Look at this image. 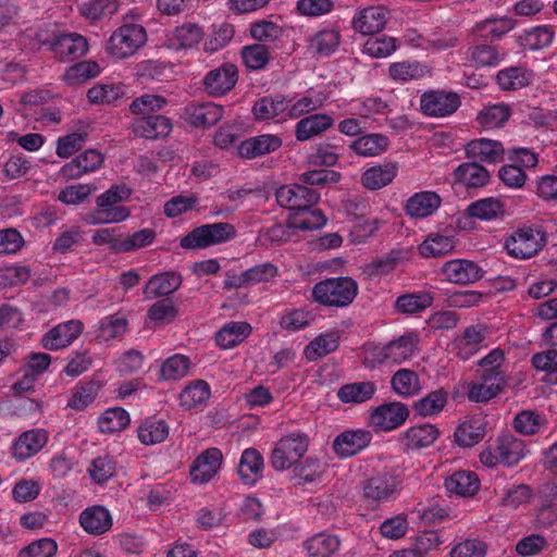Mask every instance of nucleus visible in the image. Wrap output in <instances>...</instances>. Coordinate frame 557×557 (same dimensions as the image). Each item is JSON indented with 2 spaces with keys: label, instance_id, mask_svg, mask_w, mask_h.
<instances>
[{
  "label": "nucleus",
  "instance_id": "1a4fd4ad",
  "mask_svg": "<svg viewBox=\"0 0 557 557\" xmlns=\"http://www.w3.org/2000/svg\"><path fill=\"white\" fill-rule=\"evenodd\" d=\"M461 106L460 96L453 90L431 89L420 97V110L430 117H447Z\"/></svg>",
  "mask_w": 557,
  "mask_h": 557
},
{
  "label": "nucleus",
  "instance_id": "69168bd1",
  "mask_svg": "<svg viewBox=\"0 0 557 557\" xmlns=\"http://www.w3.org/2000/svg\"><path fill=\"white\" fill-rule=\"evenodd\" d=\"M250 36L258 42L274 44L282 39L284 30L278 24L268 21L259 20L250 24Z\"/></svg>",
  "mask_w": 557,
  "mask_h": 557
},
{
  "label": "nucleus",
  "instance_id": "20e7f679",
  "mask_svg": "<svg viewBox=\"0 0 557 557\" xmlns=\"http://www.w3.org/2000/svg\"><path fill=\"white\" fill-rule=\"evenodd\" d=\"M547 244V233L540 225H522L513 230L505 239L507 253L518 260L536 256Z\"/></svg>",
  "mask_w": 557,
  "mask_h": 557
},
{
  "label": "nucleus",
  "instance_id": "864d4df0",
  "mask_svg": "<svg viewBox=\"0 0 557 557\" xmlns=\"http://www.w3.org/2000/svg\"><path fill=\"white\" fill-rule=\"evenodd\" d=\"M326 223V218L320 209L314 207L298 210L289 213L288 215V227L301 230V231H313L321 228Z\"/></svg>",
  "mask_w": 557,
  "mask_h": 557
},
{
  "label": "nucleus",
  "instance_id": "423d86ee",
  "mask_svg": "<svg viewBox=\"0 0 557 557\" xmlns=\"http://www.w3.org/2000/svg\"><path fill=\"white\" fill-rule=\"evenodd\" d=\"M403 488V475L397 469H386L363 482V498L372 509L396 499Z\"/></svg>",
  "mask_w": 557,
  "mask_h": 557
},
{
  "label": "nucleus",
  "instance_id": "a18cd8bd",
  "mask_svg": "<svg viewBox=\"0 0 557 557\" xmlns=\"http://www.w3.org/2000/svg\"><path fill=\"white\" fill-rule=\"evenodd\" d=\"M445 487L449 493L459 496H472L480 487V480L475 472L460 470L445 480Z\"/></svg>",
  "mask_w": 557,
  "mask_h": 557
},
{
  "label": "nucleus",
  "instance_id": "4468645a",
  "mask_svg": "<svg viewBox=\"0 0 557 557\" xmlns=\"http://www.w3.org/2000/svg\"><path fill=\"white\" fill-rule=\"evenodd\" d=\"M83 330L84 324L79 320H69L57 324L45 333L40 344L47 350H59L70 346Z\"/></svg>",
  "mask_w": 557,
  "mask_h": 557
},
{
  "label": "nucleus",
  "instance_id": "e433bc0d",
  "mask_svg": "<svg viewBox=\"0 0 557 557\" xmlns=\"http://www.w3.org/2000/svg\"><path fill=\"white\" fill-rule=\"evenodd\" d=\"M419 345V335L414 331H408L396 339L386 344L387 355L391 363L400 364L409 360L417 350Z\"/></svg>",
  "mask_w": 557,
  "mask_h": 557
},
{
  "label": "nucleus",
  "instance_id": "473e14b6",
  "mask_svg": "<svg viewBox=\"0 0 557 557\" xmlns=\"http://www.w3.org/2000/svg\"><path fill=\"white\" fill-rule=\"evenodd\" d=\"M399 165L395 161L384 162L367 169L361 176L362 186L370 190H379L393 182Z\"/></svg>",
  "mask_w": 557,
  "mask_h": 557
},
{
  "label": "nucleus",
  "instance_id": "603ef678",
  "mask_svg": "<svg viewBox=\"0 0 557 557\" xmlns=\"http://www.w3.org/2000/svg\"><path fill=\"white\" fill-rule=\"evenodd\" d=\"M190 366L189 357L182 354L172 355L161 363L158 381H178L188 374Z\"/></svg>",
  "mask_w": 557,
  "mask_h": 557
},
{
  "label": "nucleus",
  "instance_id": "0e129e2a",
  "mask_svg": "<svg viewBox=\"0 0 557 557\" xmlns=\"http://www.w3.org/2000/svg\"><path fill=\"white\" fill-rule=\"evenodd\" d=\"M404 261V252L399 249H393L372 260L367 265V270L371 276H383L392 273Z\"/></svg>",
  "mask_w": 557,
  "mask_h": 557
},
{
  "label": "nucleus",
  "instance_id": "4c0bfd02",
  "mask_svg": "<svg viewBox=\"0 0 557 557\" xmlns=\"http://www.w3.org/2000/svg\"><path fill=\"white\" fill-rule=\"evenodd\" d=\"M389 139L386 135L371 133L359 136L349 144V149L359 157L370 158L386 151Z\"/></svg>",
  "mask_w": 557,
  "mask_h": 557
},
{
  "label": "nucleus",
  "instance_id": "f03ea898",
  "mask_svg": "<svg viewBox=\"0 0 557 557\" xmlns=\"http://www.w3.org/2000/svg\"><path fill=\"white\" fill-rule=\"evenodd\" d=\"M139 20L140 14L135 11H129L122 17L121 25L106 42L108 54L117 60L127 59L146 44L147 32Z\"/></svg>",
  "mask_w": 557,
  "mask_h": 557
},
{
  "label": "nucleus",
  "instance_id": "cd10ccee",
  "mask_svg": "<svg viewBox=\"0 0 557 557\" xmlns=\"http://www.w3.org/2000/svg\"><path fill=\"white\" fill-rule=\"evenodd\" d=\"M442 203L440 195L432 190L414 193L405 205V212L414 219H425L432 215Z\"/></svg>",
  "mask_w": 557,
  "mask_h": 557
},
{
  "label": "nucleus",
  "instance_id": "79ce46f5",
  "mask_svg": "<svg viewBox=\"0 0 557 557\" xmlns=\"http://www.w3.org/2000/svg\"><path fill=\"white\" fill-rule=\"evenodd\" d=\"M391 387L395 394L403 398L414 397L421 391L419 375L411 369L401 368L393 374Z\"/></svg>",
  "mask_w": 557,
  "mask_h": 557
},
{
  "label": "nucleus",
  "instance_id": "a211bd4d",
  "mask_svg": "<svg viewBox=\"0 0 557 557\" xmlns=\"http://www.w3.org/2000/svg\"><path fill=\"white\" fill-rule=\"evenodd\" d=\"M172 129V121L162 114L138 116L132 122V133L136 137L148 140L164 138Z\"/></svg>",
  "mask_w": 557,
  "mask_h": 557
},
{
  "label": "nucleus",
  "instance_id": "f257e3e1",
  "mask_svg": "<svg viewBox=\"0 0 557 557\" xmlns=\"http://www.w3.org/2000/svg\"><path fill=\"white\" fill-rule=\"evenodd\" d=\"M133 189L125 183L113 184L96 198V208L85 215L89 225L120 223L131 216L129 208L121 206L129 199Z\"/></svg>",
  "mask_w": 557,
  "mask_h": 557
},
{
  "label": "nucleus",
  "instance_id": "393cba45",
  "mask_svg": "<svg viewBox=\"0 0 557 557\" xmlns=\"http://www.w3.org/2000/svg\"><path fill=\"white\" fill-rule=\"evenodd\" d=\"M223 108L213 102H189L184 108V119L195 127H210L223 116Z\"/></svg>",
  "mask_w": 557,
  "mask_h": 557
},
{
  "label": "nucleus",
  "instance_id": "4be33fe9",
  "mask_svg": "<svg viewBox=\"0 0 557 557\" xmlns=\"http://www.w3.org/2000/svg\"><path fill=\"white\" fill-rule=\"evenodd\" d=\"M342 41L341 29L337 25H327L308 38V50L319 58L334 54Z\"/></svg>",
  "mask_w": 557,
  "mask_h": 557
},
{
  "label": "nucleus",
  "instance_id": "39448f33",
  "mask_svg": "<svg viewBox=\"0 0 557 557\" xmlns=\"http://www.w3.org/2000/svg\"><path fill=\"white\" fill-rule=\"evenodd\" d=\"M357 294L358 284L349 276L325 278L312 288L313 300L326 307L345 308L354 301Z\"/></svg>",
  "mask_w": 557,
  "mask_h": 557
},
{
  "label": "nucleus",
  "instance_id": "58836bf2",
  "mask_svg": "<svg viewBox=\"0 0 557 557\" xmlns=\"http://www.w3.org/2000/svg\"><path fill=\"white\" fill-rule=\"evenodd\" d=\"M440 436V430L430 423L413 425L406 430L404 440L407 450H419L434 444Z\"/></svg>",
  "mask_w": 557,
  "mask_h": 557
},
{
  "label": "nucleus",
  "instance_id": "7ed1b4c3",
  "mask_svg": "<svg viewBox=\"0 0 557 557\" xmlns=\"http://www.w3.org/2000/svg\"><path fill=\"white\" fill-rule=\"evenodd\" d=\"M527 454L525 442L507 432L496 438H490L479 457L480 461L488 468L497 466L511 468L523 460Z\"/></svg>",
  "mask_w": 557,
  "mask_h": 557
},
{
  "label": "nucleus",
  "instance_id": "774afa93",
  "mask_svg": "<svg viewBox=\"0 0 557 557\" xmlns=\"http://www.w3.org/2000/svg\"><path fill=\"white\" fill-rule=\"evenodd\" d=\"M469 54L470 61L478 67L497 66L503 60V54L496 47L485 42L470 47Z\"/></svg>",
  "mask_w": 557,
  "mask_h": 557
},
{
  "label": "nucleus",
  "instance_id": "bf43d9fd",
  "mask_svg": "<svg viewBox=\"0 0 557 557\" xmlns=\"http://www.w3.org/2000/svg\"><path fill=\"white\" fill-rule=\"evenodd\" d=\"M429 73L426 64L419 61H401L392 63L388 67L389 77L394 81H417Z\"/></svg>",
  "mask_w": 557,
  "mask_h": 557
},
{
  "label": "nucleus",
  "instance_id": "5fc2aeb1",
  "mask_svg": "<svg viewBox=\"0 0 557 557\" xmlns=\"http://www.w3.org/2000/svg\"><path fill=\"white\" fill-rule=\"evenodd\" d=\"M339 333L329 332L320 334L305 348V356L309 361H315L333 351L339 346Z\"/></svg>",
  "mask_w": 557,
  "mask_h": 557
},
{
  "label": "nucleus",
  "instance_id": "338daca9",
  "mask_svg": "<svg viewBox=\"0 0 557 557\" xmlns=\"http://www.w3.org/2000/svg\"><path fill=\"white\" fill-rule=\"evenodd\" d=\"M320 475V462L314 458H306L292 467L290 481L294 486L312 483Z\"/></svg>",
  "mask_w": 557,
  "mask_h": 557
},
{
  "label": "nucleus",
  "instance_id": "9b49d317",
  "mask_svg": "<svg viewBox=\"0 0 557 557\" xmlns=\"http://www.w3.org/2000/svg\"><path fill=\"white\" fill-rule=\"evenodd\" d=\"M373 438L364 429H347L337 434L332 442L333 453L341 459L354 457L364 450Z\"/></svg>",
  "mask_w": 557,
  "mask_h": 557
},
{
  "label": "nucleus",
  "instance_id": "2f4dec72",
  "mask_svg": "<svg viewBox=\"0 0 557 557\" xmlns=\"http://www.w3.org/2000/svg\"><path fill=\"white\" fill-rule=\"evenodd\" d=\"M436 294L430 289H420L399 295L395 300V309L403 314H417L430 308Z\"/></svg>",
  "mask_w": 557,
  "mask_h": 557
},
{
  "label": "nucleus",
  "instance_id": "4d7b16f0",
  "mask_svg": "<svg viewBox=\"0 0 557 557\" xmlns=\"http://www.w3.org/2000/svg\"><path fill=\"white\" fill-rule=\"evenodd\" d=\"M210 395V385L203 380H195L181 392L180 404L186 409L196 408L206 404Z\"/></svg>",
  "mask_w": 557,
  "mask_h": 557
},
{
  "label": "nucleus",
  "instance_id": "6e6d98bb",
  "mask_svg": "<svg viewBox=\"0 0 557 557\" xmlns=\"http://www.w3.org/2000/svg\"><path fill=\"white\" fill-rule=\"evenodd\" d=\"M99 389V383L94 380L79 381L73 388L72 396L67 401V407L75 411L85 410L95 401Z\"/></svg>",
  "mask_w": 557,
  "mask_h": 557
},
{
  "label": "nucleus",
  "instance_id": "f704fd0d",
  "mask_svg": "<svg viewBox=\"0 0 557 557\" xmlns=\"http://www.w3.org/2000/svg\"><path fill=\"white\" fill-rule=\"evenodd\" d=\"M286 98L283 95H268L257 99L252 106V114L258 121H267L281 116L286 119Z\"/></svg>",
  "mask_w": 557,
  "mask_h": 557
},
{
  "label": "nucleus",
  "instance_id": "7c9ffc66",
  "mask_svg": "<svg viewBox=\"0 0 557 557\" xmlns=\"http://www.w3.org/2000/svg\"><path fill=\"white\" fill-rule=\"evenodd\" d=\"M486 434V420L481 414L466 419L455 431V442L461 447H472Z\"/></svg>",
  "mask_w": 557,
  "mask_h": 557
},
{
  "label": "nucleus",
  "instance_id": "f8f14e48",
  "mask_svg": "<svg viewBox=\"0 0 557 557\" xmlns=\"http://www.w3.org/2000/svg\"><path fill=\"white\" fill-rule=\"evenodd\" d=\"M409 417L407 405L393 401L377 406L370 414L371 425L381 431H393L401 426Z\"/></svg>",
  "mask_w": 557,
  "mask_h": 557
},
{
  "label": "nucleus",
  "instance_id": "c756f323",
  "mask_svg": "<svg viewBox=\"0 0 557 557\" xmlns=\"http://www.w3.org/2000/svg\"><path fill=\"white\" fill-rule=\"evenodd\" d=\"M102 163L103 157L101 152L95 149H88L78 154L71 162L64 164L61 169V173L65 178L75 180L88 172L96 171Z\"/></svg>",
  "mask_w": 557,
  "mask_h": 557
},
{
  "label": "nucleus",
  "instance_id": "3c124183",
  "mask_svg": "<svg viewBox=\"0 0 557 557\" xmlns=\"http://www.w3.org/2000/svg\"><path fill=\"white\" fill-rule=\"evenodd\" d=\"M513 26V21L508 17L486 18L475 24L473 36L478 39H500L505 34L510 32Z\"/></svg>",
  "mask_w": 557,
  "mask_h": 557
},
{
  "label": "nucleus",
  "instance_id": "c85d7f7f",
  "mask_svg": "<svg viewBox=\"0 0 557 557\" xmlns=\"http://www.w3.org/2000/svg\"><path fill=\"white\" fill-rule=\"evenodd\" d=\"M205 33L201 26L195 23H184L176 26L166 37V44L173 50H187L197 47L203 39Z\"/></svg>",
  "mask_w": 557,
  "mask_h": 557
},
{
  "label": "nucleus",
  "instance_id": "a19ab883",
  "mask_svg": "<svg viewBox=\"0 0 557 557\" xmlns=\"http://www.w3.org/2000/svg\"><path fill=\"white\" fill-rule=\"evenodd\" d=\"M376 391L372 381L347 383L338 388L337 398L344 404H361L370 400Z\"/></svg>",
  "mask_w": 557,
  "mask_h": 557
},
{
  "label": "nucleus",
  "instance_id": "c9c22d12",
  "mask_svg": "<svg viewBox=\"0 0 557 557\" xmlns=\"http://www.w3.org/2000/svg\"><path fill=\"white\" fill-rule=\"evenodd\" d=\"M496 79L502 90H518L533 82L534 73L522 65L508 66L498 71Z\"/></svg>",
  "mask_w": 557,
  "mask_h": 557
},
{
  "label": "nucleus",
  "instance_id": "0eeeda50",
  "mask_svg": "<svg viewBox=\"0 0 557 557\" xmlns=\"http://www.w3.org/2000/svg\"><path fill=\"white\" fill-rule=\"evenodd\" d=\"M237 235L233 224L227 222H215L202 224L195 227L180 240L183 249H205L211 246L227 243Z\"/></svg>",
  "mask_w": 557,
  "mask_h": 557
},
{
  "label": "nucleus",
  "instance_id": "aec40b11",
  "mask_svg": "<svg viewBox=\"0 0 557 557\" xmlns=\"http://www.w3.org/2000/svg\"><path fill=\"white\" fill-rule=\"evenodd\" d=\"M335 124L333 115L325 112H315L298 120L294 127L297 141H308L332 128Z\"/></svg>",
  "mask_w": 557,
  "mask_h": 557
},
{
  "label": "nucleus",
  "instance_id": "ea45409f",
  "mask_svg": "<svg viewBox=\"0 0 557 557\" xmlns=\"http://www.w3.org/2000/svg\"><path fill=\"white\" fill-rule=\"evenodd\" d=\"M466 213L472 219L492 221L504 216L505 203L498 198L486 197L469 203Z\"/></svg>",
  "mask_w": 557,
  "mask_h": 557
},
{
  "label": "nucleus",
  "instance_id": "09e8293b",
  "mask_svg": "<svg viewBox=\"0 0 557 557\" xmlns=\"http://www.w3.org/2000/svg\"><path fill=\"white\" fill-rule=\"evenodd\" d=\"M455 248V240L451 236L440 233H430L419 245L418 250L423 258H440Z\"/></svg>",
  "mask_w": 557,
  "mask_h": 557
},
{
  "label": "nucleus",
  "instance_id": "49530a36",
  "mask_svg": "<svg viewBox=\"0 0 557 557\" xmlns=\"http://www.w3.org/2000/svg\"><path fill=\"white\" fill-rule=\"evenodd\" d=\"M448 400V392L440 387L430 392L413 404V411L420 417H437L445 408Z\"/></svg>",
  "mask_w": 557,
  "mask_h": 557
},
{
  "label": "nucleus",
  "instance_id": "9d476101",
  "mask_svg": "<svg viewBox=\"0 0 557 557\" xmlns=\"http://www.w3.org/2000/svg\"><path fill=\"white\" fill-rule=\"evenodd\" d=\"M275 198L278 206L293 213L314 207L320 199V194L317 189L304 184H289L277 188Z\"/></svg>",
  "mask_w": 557,
  "mask_h": 557
},
{
  "label": "nucleus",
  "instance_id": "6ab92c4d",
  "mask_svg": "<svg viewBox=\"0 0 557 557\" xmlns=\"http://www.w3.org/2000/svg\"><path fill=\"white\" fill-rule=\"evenodd\" d=\"M238 79V70L232 63H223L210 70L203 77L206 91L212 96H222L234 88Z\"/></svg>",
  "mask_w": 557,
  "mask_h": 557
},
{
  "label": "nucleus",
  "instance_id": "680f3d73",
  "mask_svg": "<svg viewBox=\"0 0 557 557\" xmlns=\"http://www.w3.org/2000/svg\"><path fill=\"white\" fill-rule=\"evenodd\" d=\"M128 412L121 408H109L98 419V428L101 433L111 434L125 430L129 424Z\"/></svg>",
  "mask_w": 557,
  "mask_h": 557
},
{
  "label": "nucleus",
  "instance_id": "c03bdc74",
  "mask_svg": "<svg viewBox=\"0 0 557 557\" xmlns=\"http://www.w3.org/2000/svg\"><path fill=\"white\" fill-rule=\"evenodd\" d=\"M339 537L325 532L318 533L304 542V549L310 557H330L339 549Z\"/></svg>",
  "mask_w": 557,
  "mask_h": 557
},
{
  "label": "nucleus",
  "instance_id": "13d9d810",
  "mask_svg": "<svg viewBox=\"0 0 557 557\" xmlns=\"http://www.w3.org/2000/svg\"><path fill=\"white\" fill-rule=\"evenodd\" d=\"M168 435L169 425L162 419H147L137 429V437L144 445L161 443Z\"/></svg>",
  "mask_w": 557,
  "mask_h": 557
},
{
  "label": "nucleus",
  "instance_id": "6e6552de",
  "mask_svg": "<svg viewBox=\"0 0 557 557\" xmlns=\"http://www.w3.org/2000/svg\"><path fill=\"white\" fill-rule=\"evenodd\" d=\"M309 436L300 431L292 432L276 442L271 451L270 463L276 471L290 469L307 453Z\"/></svg>",
  "mask_w": 557,
  "mask_h": 557
},
{
  "label": "nucleus",
  "instance_id": "f3484780",
  "mask_svg": "<svg viewBox=\"0 0 557 557\" xmlns=\"http://www.w3.org/2000/svg\"><path fill=\"white\" fill-rule=\"evenodd\" d=\"M442 275L449 283L468 285L483 277V269L475 262L467 259H454L446 261L442 269Z\"/></svg>",
  "mask_w": 557,
  "mask_h": 557
},
{
  "label": "nucleus",
  "instance_id": "e2e57ef3",
  "mask_svg": "<svg viewBox=\"0 0 557 557\" xmlns=\"http://www.w3.org/2000/svg\"><path fill=\"white\" fill-rule=\"evenodd\" d=\"M117 0H86L79 5V12L90 21L111 17L119 10Z\"/></svg>",
  "mask_w": 557,
  "mask_h": 557
},
{
  "label": "nucleus",
  "instance_id": "b1692460",
  "mask_svg": "<svg viewBox=\"0 0 557 557\" xmlns=\"http://www.w3.org/2000/svg\"><path fill=\"white\" fill-rule=\"evenodd\" d=\"M264 458L253 447L243 450L237 465V474L243 484L255 486L263 478Z\"/></svg>",
  "mask_w": 557,
  "mask_h": 557
},
{
  "label": "nucleus",
  "instance_id": "de8ad7c7",
  "mask_svg": "<svg viewBox=\"0 0 557 557\" xmlns=\"http://www.w3.org/2000/svg\"><path fill=\"white\" fill-rule=\"evenodd\" d=\"M182 284V277L175 272H165L153 275L144 289L148 298L166 296L178 289Z\"/></svg>",
  "mask_w": 557,
  "mask_h": 557
},
{
  "label": "nucleus",
  "instance_id": "72a5a7b5",
  "mask_svg": "<svg viewBox=\"0 0 557 557\" xmlns=\"http://www.w3.org/2000/svg\"><path fill=\"white\" fill-rule=\"evenodd\" d=\"M252 332L245 321H231L215 333V343L223 349H231L243 343Z\"/></svg>",
  "mask_w": 557,
  "mask_h": 557
},
{
  "label": "nucleus",
  "instance_id": "ddd939ff",
  "mask_svg": "<svg viewBox=\"0 0 557 557\" xmlns=\"http://www.w3.org/2000/svg\"><path fill=\"white\" fill-rule=\"evenodd\" d=\"M49 49L59 61H71L88 51V42L81 34L62 33L51 39Z\"/></svg>",
  "mask_w": 557,
  "mask_h": 557
},
{
  "label": "nucleus",
  "instance_id": "37998d69",
  "mask_svg": "<svg viewBox=\"0 0 557 557\" xmlns=\"http://www.w3.org/2000/svg\"><path fill=\"white\" fill-rule=\"evenodd\" d=\"M455 178L469 188L483 187L488 183V171L476 161L465 162L456 168Z\"/></svg>",
  "mask_w": 557,
  "mask_h": 557
},
{
  "label": "nucleus",
  "instance_id": "052dcab7",
  "mask_svg": "<svg viewBox=\"0 0 557 557\" xmlns=\"http://www.w3.org/2000/svg\"><path fill=\"white\" fill-rule=\"evenodd\" d=\"M324 97L313 98L310 95H304L295 101L286 99L288 108H286L285 116L292 120H300L304 116L315 113L317 110L324 106Z\"/></svg>",
  "mask_w": 557,
  "mask_h": 557
},
{
  "label": "nucleus",
  "instance_id": "2eb2a0df",
  "mask_svg": "<svg viewBox=\"0 0 557 557\" xmlns=\"http://www.w3.org/2000/svg\"><path fill=\"white\" fill-rule=\"evenodd\" d=\"M389 18L386 7L371 5L357 11L351 20L352 28L362 35H374L381 32Z\"/></svg>",
  "mask_w": 557,
  "mask_h": 557
},
{
  "label": "nucleus",
  "instance_id": "bb28decb",
  "mask_svg": "<svg viewBox=\"0 0 557 557\" xmlns=\"http://www.w3.org/2000/svg\"><path fill=\"white\" fill-rule=\"evenodd\" d=\"M282 138L274 134H262L243 140L238 146V154L251 160L276 151L282 146Z\"/></svg>",
  "mask_w": 557,
  "mask_h": 557
},
{
  "label": "nucleus",
  "instance_id": "5701e85b",
  "mask_svg": "<svg viewBox=\"0 0 557 557\" xmlns=\"http://www.w3.org/2000/svg\"><path fill=\"white\" fill-rule=\"evenodd\" d=\"M465 152L467 158L471 160L493 164L504 160L506 149L498 140L475 138L466 145Z\"/></svg>",
  "mask_w": 557,
  "mask_h": 557
},
{
  "label": "nucleus",
  "instance_id": "8fccbe9b",
  "mask_svg": "<svg viewBox=\"0 0 557 557\" xmlns=\"http://www.w3.org/2000/svg\"><path fill=\"white\" fill-rule=\"evenodd\" d=\"M100 71V66L96 61H82L69 66L62 78L65 85L75 87L97 77Z\"/></svg>",
  "mask_w": 557,
  "mask_h": 557
},
{
  "label": "nucleus",
  "instance_id": "dca6fc26",
  "mask_svg": "<svg viewBox=\"0 0 557 557\" xmlns=\"http://www.w3.org/2000/svg\"><path fill=\"white\" fill-rule=\"evenodd\" d=\"M222 459V451L216 447L203 450L189 467L191 482L198 484L210 482L219 472Z\"/></svg>",
  "mask_w": 557,
  "mask_h": 557
},
{
  "label": "nucleus",
  "instance_id": "a878e982",
  "mask_svg": "<svg viewBox=\"0 0 557 557\" xmlns=\"http://www.w3.org/2000/svg\"><path fill=\"white\" fill-rule=\"evenodd\" d=\"M79 525L90 535H101L112 527L110 511L101 505H92L85 508L78 517Z\"/></svg>",
  "mask_w": 557,
  "mask_h": 557
},
{
  "label": "nucleus",
  "instance_id": "412c9836",
  "mask_svg": "<svg viewBox=\"0 0 557 557\" xmlns=\"http://www.w3.org/2000/svg\"><path fill=\"white\" fill-rule=\"evenodd\" d=\"M49 434L44 429L23 432L13 443L12 455L17 461H25L38 454L47 444Z\"/></svg>",
  "mask_w": 557,
  "mask_h": 557
}]
</instances>
